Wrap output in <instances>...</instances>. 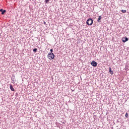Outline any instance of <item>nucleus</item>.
I'll list each match as a JSON object with an SVG mask.
<instances>
[{
  "label": "nucleus",
  "mask_w": 129,
  "mask_h": 129,
  "mask_svg": "<svg viewBox=\"0 0 129 129\" xmlns=\"http://www.w3.org/2000/svg\"><path fill=\"white\" fill-rule=\"evenodd\" d=\"M0 12H2V15H4L5 13H6V10H3V9H1Z\"/></svg>",
  "instance_id": "nucleus-8"
},
{
  "label": "nucleus",
  "mask_w": 129,
  "mask_h": 129,
  "mask_svg": "<svg viewBox=\"0 0 129 129\" xmlns=\"http://www.w3.org/2000/svg\"><path fill=\"white\" fill-rule=\"evenodd\" d=\"M13 77H14V78H12L11 79H12V81L13 82H14L15 81H16V78H15V76H13Z\"/></svg>",
  "instance_id": "nucleus-9"
},
{
  "label": "nucleus",
  "mask_w": 129,
  "mask_h": 129,
  "mask_svg": "<svg viewBox=\"0 0 129 129\" xmlns=\"http://www.w3.org/2000/svg\"><path fill=\"white\" fill-rule=\"evenodd\" d=\"M91 65L93 67H96L97 66V62L95 61H93L91 62Z\"/></svg>",
  "instance_id": "nucleus-3"
},
{
  "label": "nucleus",
  "mask_w": 129,
  "mask_h": 129,
  "mask_svg": "<svg viewBox=\"0 0 129 129\" xmlns=\"http://www.w3.org/2000/svg\"><path fill=\"white\" fill-rule=\"evenodd\" d=\"M127 41H128V38L126 37H124L122 38V42L123 43H125V42H127Z\"/></svg>",
  "instance_id": "nucleus-4"
},
{
  "label": "nucleus",
  "mask_w": 129,
  "mask_h": 129,
  "mask_svg": "<svg viewBox=\"0 0 129 129\" xmlns=\"http://www.w3.org/2000/svg\"><path fill=\"white\" fill-rule=\"evenodd\" d=\"M50 0H45L44 2L45 3V4H48V3H49V1Z\"/></svg>",
  "instance_id": "nucleus-12"
},
{
  "label": "nucleus",
  "mask_w": 129,
  "mask_h": 129,
  "mask_svg": "<svg viewBox=\"0 0 129 129\" xmlns=\"http://www.w3.org/2000/svg\"><path fill=\"white\" fill-rule=\"evenodd\" d=\"M101 16H99L98 20H97V22L98 23H101Z\"/></svg>",
  "instance_id": "nucleus-5"
},
{
  "label": "nucleus",
  "mask_w": 129,
  "mask_h": 129,
  "mask_svg": "<svg viewBox=\"0 0 129 129\" xmlns=\"http://www.w3.org/2000/svg\"><path fill=\"white\" fill-rule=\"evenodd\" d=\"M44 24H46V22H44Z\"/></svg>",
  "instance_id": "nucleus-15"
},
{
  "label": "nucleus",
  "mask_w": 129,
  "mask_h": 129,
  "mask_svg": "<svg viewBox=\"0 0 129 129\" xmlns=\"http://www.w3.org/2000/svg\"><path fill=\"white\" fill-rule=\"evenodd\" d=\"M121 13H123V14H124V13H126V10H122Z\"/></svg>",
  "instance_id": "nucleus-11"
},
{
  "label": "nucleus",
  "mask_w": 129,
  "mask_h": 129,
  "mask_svg": "<svg viewBox=\"0 0 129 129\" xmlns=\"http://www.w3.org/2000/svg\"><path fill=\"white\" fill-rule=\"evenodd\" d=\"M54 57L55 54H54V53H53L52 52L48 53L47 55V58H48L49 60H53V59H54Z\"/></svg>",
  "instance_id": "nucleus-1"
},
{
  "label": "nucleus",
  "mask_w": 129,
  "mask_h": 129,
  "mask_svg": "<svg viewBox=\"0 0 129 129\" xmlns=\"http://www.w3.org/2000/svg\"><path fill=\"white\" fill-rule=\"evenodd\" d=\"M125 117H128V113H126V114H125Z\"/></svg>",
  "instance_id": "nucleus-13"
},
{
  "label": "nucleus",
  "mask_w": 129,
  "mask_h": 129,
  "mask_svg": "<svg viewBox=\"0 0 129 129\" xmlns=\"http://www.w3.org/2000/svg\"><path fill=\"white\" fill-rule=\"evenodd\" d=\"M37 50H38V49L34 48L33 49V52H34V53H36V52H37Z\"/></svg>",
  "instance_id": "nucleus-10"
},
{
  "label": "nucleus",
  "mask_w": 129,
  "mask_h": 129,
  "mask_svg": "<svg viewBox=\"0 0 129 129\" xmlns=\"http://www.w3.org/2000/svg\"><path fill=\"white\" fill-rule=\"evenodd\" d=\"M10 88L11 91H15V89L14 88V87H13V85H10Z\"/></svg>",
  "instance_id": "nucleus-6"
},
{
  "label": "nucleus",
  "mask_w": 129,
  "mask_h": 129,
  "mask_svg": "<svg viewBox=\"0 0 129 129\" xmlns=\"http://www.w3.org/2000/svg\"><path fill=\"white\" fill-rule=\"evenodd\" d=\"M109 72L110 73V74H111V75H112V74H113V72H112V71H111V68H109Z\"/></svg>",
  "instance_id": "nucleus-7"
},
{
  "label": "nucleus",
  "mask_w": 129,
  "mask_h": 129,
  "mask_svg": "<svg viewBox=\"0 0 129 129\" xmlns=\"http://www.w3.org/2000/svg\"><path fill=\"white\" fill-rule=\"evenodd\" d=\"M50 51L51 53H52V52H53V49H51L50 50Z\"/></svg>",
  "instance_id": "nucleus-14"
},
{
  "label": "nucleus",
  "mask_w": 129,
  "mask_h": 129,
  "mask_svg": "<svg viewBox=\"0 0 129 129\" xmlns=\"http://www.w3.org/2000/svg\"><path fill=\"white\" fill-rule=\"evenodd\" d=\"M86 24L88 25V26H92V25L93 24V20H92L91 18L88 19L87 20Z\"/></svg>",
  "instance_id": "nucleus-2"
}]
</instances>
